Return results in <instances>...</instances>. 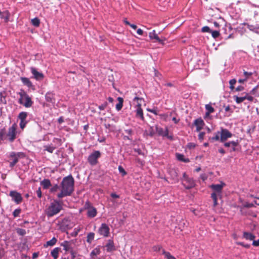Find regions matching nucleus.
Segmentation results:
<instances>
[{
    "label": "nucleus",
    "instance_id": "obj_50",
    "mask_svg": "<svg viewBox=\"0 0 259 259\" xmlns=\"http://www.w3.org/2000/svg\"><path fill=\"white\" fill-rule=\"evenodd\" d=\"M107 105H108L107 102H105L103 104H102V105H101L99 106V109L100 110H104L106 108Z\"/></svg>",
    "mask_w": 259,
    "mask_h": 259
},
{
    "label": "nucleus",
    "instance_id": "obj_53",
    "mask_svg": "<svg viewBox=\"0 0 259 259\" xmlns=\"http://www.w3.org/2000/svg\"><path fill=\"white\" fill-rule=\"evenodd\" d=\"M153 249L155 251H160L161 250H162V247L160 245L154 246L153 247Z\"/></svg>",
    "mask_w": 259,
    "mask_h": 259
},
{
    "label": "nucleus",
    "instance_id": "obj_42",
    "mask_svg": "<svg viewBox=\"0 0 259 259\" xmlns=\"http://www.w3.org/2000/svg\"><path fill=\"white\" fill-rule=\"evenodd\" d=\"M134 101L135 102H137L136 106H137V107H141V102L142 101V98L136 97L134 99Z\"/></svg>",
    "mask_w": 259,
    "mask_h": 259
},
{
    "label": "nucleus",
    "instance_id": "obj_62",
    "mask_svg": "<svg viewBox=\"0 0 259 259\" xmlns=\"http://www.w3.org/2000/svg\"><path fill=\"white\" fill-rule=\"evenodd\" d=\"M245 97H246V99L249 101H252L253 100V97L250 96H248V94H246Z\"/></svg>",
    "mask_w": 259,
    "mask_h": 259
},
{
    "label": "nucleus",
    "instance_id": "obj_56",
    "mask_svg": "<svg viewBox=\"0 0 259 259\" xmlns=\"http://www.w3.org/2000/svg\"><path fill=\"white\" fill-rule=\"evenodd\" d=\"M134 150L135 152L138 153V154L139 155H144V153L142 152V150L140 149H139V148H138V149L135 148L134 149Z\"/></svg>",
    "mask_w": 259,
    "mask_h": 259
},
{
    "label": "nucleus",
    "instance_id": "obj_60",
    "mask_svg": "<svg viewBox=\"0 0 259 259\" xmlns=\"http://www.w3.org/2000/svg\"><path fill=\"white\" fill-rule=\"evenodd\" d=\"M36 193L38 198L41 197L42 195L40 188H38V189L36 191Z\"/></svg>",
    "mask_w": 259,
    "mask_h": 259
},
{
    "label": "nucleus",
    "instance_id": "obj_34",
    "mask_svg": "<svg viewBox=\"0 0 259 259\" xmlns=\"http://www.w3.org/2000/svg\"><path fill=\"white\" fill-rule=\"evenodd\" d=\"M95 233L93 232L89 233L87 235V242L90 244L92 243L94 239Z\"/></svg>",
    "mask_w": 259,
    "mask_h": 259
},
{
    "label": "nucleus",
    "instance_id": "obj_48",
    "mask_svg": "<svg viewBox=\"0 0 259 259\" xmlns=\"http://www.w3.org/2000/svg\"><path fill=\"white\" fill-rule=\"evenodd\" d=\"M93 206L92 205L91 203L89 201H87L84 205V209L89 210L91 208H92Z\"/></svg>",
    "mask_w": 259,
    "mask_h": 259
},
{
    "label": "nucleus",
    "instance_id": "obj_33",
    "mask_svg": "<svg viewBox=\"0 0 259 259\" xmlns=\"http://www.w3.org/2000/svg\"><path fill=\"white\" fill-rule=\"evenodd\" d=\"M136 116L141 118L142 119H144L143 110L141 107H137L136 109Z\"/></svg>",
    "mask_w": 259,
    "mask_h": 259
},
{
    "label": "nucleus",
    "instance_id": "obj_43",
    "mask_svg": "<svg viewBox=\"0 0 259 259\" xmlns=\"http://www.w3.org/2000/svg\"><path fill=\"white\" fill-rule=\"evenodd\" d=\"M100 252V251L99 249L96 248L92 251V252L91 253V256L92 257H93V256H94V255H97L98 254H99Z\"/></svg>",
    "mask_w": 259,
    "mask_h": 259
},
{
    "label": "nucleus",
    "instance_id": "obj_32",
    "mask_svg": "<svg viewBox=\"0 0 259 259\" xmlns=\"http://www.w3.org/2000/svg\"><path fill=\"white\" fill-rule=\"evenodd\" d=\"M233 99L237 104H240L246 100V97L245 96L239 97L237 96H234Z\"/></svg>",
    "mask_w": 259,
    "mask_h": 259
},
{
    "label": "nucleus",
    "instance_id": "obj_40",
    "mask_svg": "<svg viewBox=\"0 0 259 259\" xmlns=\"http://www.w3.org/2000/svg\"><path fill=\"white\" fill-rule=\"evenodd\" d=\"M205 107L207 112H208L210 113H212L214 111V108L210 104L205 105Z\"/></svg>",
    "mask_w": 259,
    "mask_h": 259
},
{
    "label": "nucleus",
    "instance_id": "obj_59",
    "mask_svg": "<svg viewBox=\"0 0 259 259\" xmlns=\"http://www.w3.org/2000/svg\"><path fill=\"white\" fill-rule=\"evenodd\" d=\"M19 94L20 95V96L21 97L20 98H22V100H23V99L25 98V96L24 95V94L27 95V93L26 92H25L24 91H22V92L19 93Z\"/></svg>",
    "mask_w": 259,
    "mask_h": 259
},
{
    "label": "nucleus",
    "instance_id": "obj_63",
    "mask_svg": "<svg viewBox=\"0 0 259 259\" xmlns=\"http://www.w3.org/2000/svg\"><path fill=\"white\" fill-rule=\"evenodd\" d=\"M244 87L241 86V85H239L238 87H237L236 88H235V91H237V92H240V91H242L243 90H244Z\"/></svg>",
    "mask_w": 259,
    "mask_h": 259
},
{
    "label": "nucleus",
    "instance_id": "obj_23",
    "mask_svg": "<svg viewBox=\"0 0 259 259\" xmlns=\"http://www.w3.org/2000/svg\"><path fill=\"white\" fill-rule=\"evenodd\" d=\"M61 245L63 247V249L66 251H70L72 249L71 243L67 241H64Z\"/></svg>",
    "mask_w": 259,
    "mask_h": 259
},
{
    "label": "nucleus",
    "instance_id": "obj_26",
    "mask_svg": "<svg viewBox=\"0 0 259 259\" xmlns=\"http://www.w3.org/2000/svg\"><path fill=\"white\" fill-rule=\"evenodd\" d=\"M57 239L56 237H54L51 240L48 241L45 244H44V246L45 247H47L48 246H54L57 242Z\"/></svg>",
    "mask_w": 259,
    "mask_h": 259
},
{
    "label": "nucleus",
    "instance_id": "obj_17",
    "mask_svg": "<svg viewBox=\"0 0 259 259\" xmlns=\"http://www.w3.org/2000/svg\"><path fill=\"white\" fill-rule=\"evenodd\" d=\"M105 247L106 248L107 252H111L115 250L113 241L111 239L108 240V242L105 245Z\"/></svg>",
    "mask_w": 259,
    "mask_h": 259
},
{
    "label": "nucleus",
    "instance_id": "obj_41",
    "mask_svg": "<svg viewBox=\"0 0 259 259\" xmlns=\"http://www.w3.org/2000/svg\"><path fill=\"white\" fill-rule=\"evenodd\" d=\"M6 103L7 101L5 96L2 92H0V104H6Z\"/></svg>",
    "mask_w": 259,
    "mask_h": 259
},
{
    "label": "nucleus",
    "instance_id": "obj_20",
    "mask_svg": "<svg viewBox=\"0 0 259 259\" xmlns=\"http://www.w3.org/2000/svg\"><path fill=\"white\" fill-rule=\"evenodd\" d=\"M124 131L127 134V136H124L123 139L124 140H128L132 141V138L131 136L133 134V131L132 129H126L124 130Z\"/></svg>",
    "mask_w": 259,
    "mask_h": 259
},
{
    "label": "nucleus",
    "instance_id": "obj_47",
    "mask_svg": "<svg viewBox=\"0 0 259 259\" xmlns=\"http://www.w3.org/2000/svg\"><path fill=\"white\" fill-rule=\"evenodd\" d=\"M17 233L20 235L24 236L26 234V231L23 229L18 228L17 230Z\"/></svg>",
    "mask_w": 259,
    "mask_h": 259
},
{
    "label": "nucleus",
    "instance_id": "obj_15",
    "mask_svg": "<svg viewBox=\"0 0 259 259\" xmlns=\"http://www.w3.org/2000/svg\"><path fill=\"white\" fill-rule=\"evenodd\" d=\"M168 174L171 179L177 182L178 181V170L175 168H171L168 170Z\"/></svg>",
    "mask_w": 259,
    "mask_h": 259
},
{
    "label": "nucleus",
    "instance_id": "obj_44",
    "mask_svg": "<svg viewBox=\"0 0 259 259\" xmlns=\"http://www.w3.org/2000/svg\"><path fill=\"white\" fill-rule=\"evenodd\" d=\"M211 35L214 38H218L220 35V32L217 30H211Z\"/></svg>",
    "mask_w": 259,
    "mask_h": 259
},
{
    "label": "nucleus",
    "instance_id": "obj_46",
    "mask_svg": "<svg viewBox=\"0 0 259 259\" xmlns=\"http://www.w3.org/2000/svg\"><path fill=\"white\" fill-rule=\"evenodd\" d=\"M21 209L20 208L16 209L13 212V216L16 218L19 216Z\"/></svg>",
    "mask_w": 259,
    "mask_h": 259
},
{
    "label": "nucleus",
    "instance_id": "obj_39",
    "mask_svg": "<svg viewBox=\"0 0 259 259\" xmlns=\"http://www.w3.org/2000/svg\"><path fill=\"white\" fill-rule=\"evenodd\" d=\"M61 188L60 186H59L57 184H55L54 186L52 187V188L50 189V192L51 193H55L58 191L59 189Z\"/></svg>",
    "mask_w": 259,
    "mask_h": 259
},
{
    "label": "nucleus",
    "instance_id": "obj_19",
    "mask_svg": "<svg viewBox=\"0 0 259 259\" xmlns=\"http://www.w3.org/2000/svg\"><path fill=\"white\" fill-rule=\"evenodd\" d=\"M40 185L45 189H47L52 186L50 180L47 179H45L41 181Z\"/></svg>",
    "mask_w": 259,
    "mask_h": 259
},
{
    "label": "nucleus",
    "instance_id": "obj_27",
    "mask_svg": "<svg viewBox=\"0 0 259 259\" xmlns=\"http://www.w3.org/2000/svg\"><path fill=\"white\" fill-rule=\"evenodd\" d=\"M176 157L178 160H179V161H183L184 162H189L190 161L189 159L185 158L184 157V155L182 154L177 153Z\"/></svg>",
    "mask_w": 259,
    "mask_h": 259
},
{
    "label": "nucleus",
    "instance_id": "obj_1",
    "mask_svg": "<svg viewBox=\"0 0 259 259\" xmlns=\"http://www.w3.org/2000/svg\"><path fill=\"white\" fill-rule=\"evenodd\" d=\"M61 192L57 195L59 198L70 196L74 191V180L72 175H70L64 177L60 184Z\"/></svg>",
    "mask_w": 259,
    "mask_h": 259
},
{
    "label": "nucleus",
    "instance_id": "obj_13",
    "mask_svg": "<svg viewBox=\"0 0 259 259\" xmlns=\"http://www.w3.org/2000/svg\"><path fill=\"white\" fill-rule=\"evenodd\" d=\"M185 182L186 183L183 182V185L186 189H190L194 187L195 184L192 179L187 177Z\"/></svg>",
    "mask_w": 259,
    "mask_h": 259
},
{
    "label": "nucleus",
    "instance_id": "obj_52",
    "mask_svg": "<svg viewBox=\"0 0 259 259\" xmlns=\"http://www.w3.org/2000/svg\"><path fill=\"white\" fill-rule=\"evenodd\" d=\"M243 74L244 75V76H245V78H246V80L250 76L252 75V72H247L246 71H244V72H243Z\"/></svg>",
    "mask_w": 259,
    "mask_h": 259
},
{
    "label": "nucleus",
    "instance_id": "obj_21",
    "mask_svg": "<svg viewBox=\"0 0 259 259\" xmlns=\"http://www.w3.org/2000/svg\"><path fill=\"white\" fill-rule=\"evenodd\" d=\"M222 196V195H218L217 194H215V193H211V198L212 199L213 201V207H215L218 205V199L219 198H221Z\"/></svg>",
    "mask_w": 259,
    "mask_h": 259
},
{
    "label": "nucleus",
    "instance_id": "obj_9",
    "mask_svg": "<svg viewBox=\"0 0 259 259\" xmlns=\"http://www.w3.org/2000/svg\"><path fill=\"white\" fill-rule=\"evenodd\" d=\"M25 98L22 100V98L19 99V103L20 104L23 105L25 107L29 108L32 106L33 102L31 100V98L28 95H25Z\"/></svg>",
    "mask_w": 259,
    "mask_h": 259
},
{
    "label": "nucleus",
    "instance_id": "obj_8",
    "mask_svg": "<svg viewBox=\"0 0 259 259\" xmlns=\"http://www.w3.org/2000/svg\"><path fill=\"white\" fill-rule=\"evenodd\" d=\"M28 113L26 112H21L19 114L18 118L20 120V126L21 129H24L27 122L26 120Z\"/></svg>",
    "mask_w": 259,
    "mask_h": 259
},
{
    "label": "nucleus",
    "instance_id": "obj_18",
    "mask_svg": "<svg viewBox=\"0 0 259 259\" xmlns=\"http://www.w3.org/2000/svg\"><path fill=\"white\" fill-rule=\"evenodd\" d=\"M97 211L94 207L91 208L90 209L88 210L87 211V215L89 218H93L95 217L97 215Z\"/></svg>",
    "mask_w": 259,
    "mask_h": 259
},
{
    "label": "nucleus",
    "instance_id": "obj_22",
    "mask_svg": "<svg viewBox=\"0 0 259 259\" xmlns=\"http://www.w3.org/2000/svg\"><path fill=\"white\" fill-rule=\"evenodd\" d=\"M20 79L22 83L27 87L31 88L33 86L32 83L30 81L28 78L22 77Z\"/></svg>",
    "mask_w": 259,
    "mask_h": 259
},
{
    "label": "nucleus",
    "instance_id": "obj_2",
    "mask_svg": "<svg viewBox=\"0 0 259 259\" xmlns=\"http://www.w3.org/2000/svg\"><path fill=\"white\" fill-rule=\"evenodd\" d=\"M63 202L54 200L46 210V213L48 217H52L58 213L63 209Z\"/></svg>",
    "mask_w": 259,
    "mask_h": 259
},
{
    "label": "nucleus",
    "instance_id": "obj_51",
    "mask_svg": "<svg viewBox=\"0 0 259 259\" xmlns=\"http://www.w3.org/2000/svg\"><path fill=\"white\" fill-rule=\"evenodd\" d=\"M247 28L251 31H254L255 29H258L259 27H255L253 25H247Z\"/></svg>",
    "mask_w": 259,
    "mask_h": 259
},
{
    "label": "nucleus",
    "instance_id": "obj_61",
    "mask_svg": "<svg viewBox=\"0 0 259 259\" xmlns=\"http://www.w3.org/2000/svg\"><path fill=\"white\" fill-rule=\"evenodd\" d=\"M230 144H231V146L236 147L238 144V140H237L236 141L230 142Z\"/></svg>",
    "mask_w": 259,
    "mask_h": 259
},
{
    "label": "nucleus",
    "instance_id": "obj_11",
    "mask_svg": "<svg viewBox=\"0 0 259 259\" xmlns=\"http://www.w3.org/2000/svg\"><path fill=\"white\" fill-rule=\"evenodd\" d=\"M225 185L224 183L211 185L210 187L213 190L212 193L217 194L218 195H222L223 188Z\"/></svg>",
    "mask_w": 259,
    "mask_h": 259
},
{
    "label": "nucleus",
    "instance_id": "obj_5",
    "mask_svg": "<svg viewBox=\"0 0 259 259\" xmlns=\"http://www.w3.org/2000/svg\"><path fill=\"white\" fill-rule=\"evenodd\" d=\"M101 154L99 151H94L88 157V161L92 165H96L98 162V159L101 157Z\"/></svg>",
    "mask_w": 259,
    "mask_h": 259
},
{
    "label": "nucleus",
    "instance_id": "obj_14",
    "mask_svg": "<svg viewBox=\"0 0 259 259\" xmlns=\"http://www.w3.org/2000/svg\"><path fill=\"white\" fill-rule=\"evenodd\" d=\"M149 37L151 39H154V42H158L161 44H163L164 39H160L157 34L156 33L155 30H153L152 32H150L149 34Z\"/></svg>",
    "mask_w": 259,
    "mask_h": 259
},
{
    "label": "nucleus",
    "instance_id": "obj_58",
    "mask_svg": "<svg viewBox=\"0 0 259 259\" xmlns=\"http://www.w3.org/2000/svg\"><path fill=\"white\" fill-rule=\"evenodd\" d=\"M244 206L246 208H250L254 206V204L252 203H246L244 205Z\"/></svg>",
    "mask_w": 259,
    "mask_h": 259
},
{
    "label": "nucleus",
    "instance_id": "obj_16",
    "mask_svg": "<svg viewBox=\"0 0 259 259\" xmlns=\"http://www.w3.org/2000/svg\"><path fill=\"white\" fill-rule=\"evenodd\" d=\"M45 98L47 102L52 103H55V94L53 92H48L46 94Z\"/></svg>",
    "mask_w": 259,
    "mask_h": 259
},
{
    "label": "nucleus",
    "instance_id": "obj_12",
    "mask_svg": "<svg viewBox=\"0 0 259 259\" xmlns=\"http://www.w3.org/2000/svg\"><path fill=\"white\" fill-rule=\"evenodd\" d=\"M31 72L33 75V77L37 80H42L44 78V74L41 72H38L34 67H31Z\"/></svg>",
    "mask_w": 259,
    "mask_h": 259
},
{
    "label": "nucleus",
    "instance_id": "obj_45",
    "mask_svg": "<svg viewBox=\"0 0 259 259\" xmlns=\"http://www.w3.org/2000/svg\"><path fill=\"white\" fill-rule=\"evenodd\" d=\"M118 168L119 172L121 174L122 176H124L127 174L126 171L121 165H119Z\"/></svg>",
    "mask_w": 259,
    "mask_h": 259
},
{
    "label": "nucleus",
    "instance_id": "obj_28",
    "mask_svg": "<svg viewBox=\"0 0 259 259\" xmlns=\"http://www.w3.org/2000/svg\"><path fill=\"white\" fill-rule=\"evenodd\" d=\"M117 100L118 103L116 105V109L117 111H120L123 106V99L121 97H118Z\"/></svg>",
    "mask_w": 259,
    "mask_h": 259
},
{
    "label": "nucleus",
    "instance_id": "obj_29",
    "mask_svg": "<svg viewBox=\"0 0 259 259\" xmlns=\"http://www.w3.org/2000/svg\"><path fill=\"white\" fill-rule=\"evenodd\" d=\"M194 124L196 126H203L204 122L201 118H199L194 120Z\"/></svg>",
    "mask_w": 259,
    "mask_h": 259
},
{
    "label": "nucleus",
    "instance_id": "obj_31",
    "mask_svg": "<svg viewBox=\"0 0 259 259\" xmlns=\"http://www.w3.org/2000/svg\"><path fill=\"white\" fill-rule=\"evenodd\" d=\"M9 13L8 11H5L1 14V18L5 19L6 22H8L9 19Z\"/></svg>",
    "mask_w": 259,
    "mask_h": 259
},
{
    "label": "nucleus",
    "instance_id": "obj_10",
    "mask_svg": "<svg viewBox=\"0 0 259 259\" xmlns=\"http://www.w3.org/2000/svg\"><path fill=\"white\" fill-rule=\"evenodd\" d=\"M10 196L12 197L13 200L17 204L20 203L22 201V197L20 193L16 191H11L10 192Z\"/></svg>",
    "mask_w": 259,
    "mask_h": 259
},
{
    "label": "nucleus",
    "instance_id": "obj_30",
    "mask_svg": "<svg viewBox=\"0 0 259 259\" xmlns=\"http://www.w3.org/2000/svg\"><path fill=\"white\" fill-rule=\"evenodd\" d=\"M214 135H215L214 136L212 137H209V140L211 142H213L214 141H218V140L220 141V132H218L215 133L214 134Z\"/></svg>",
    "mask_w": 259,
    "mask_h": 259
},
{
    "label": "nucleus",
    "instance_id": "obj_55",
    "mask_svg": "<svg viewBox=\"0 0 259 259\" xmlns=\"http://www.w3.org/2000/svg\"><path fill=\"white\" fill-rule=\"evenodd\" d=\"M204 135H205L204 132H200L198 135L199 140H200V141H202L203 140Z\"/></svg>",
    "mask_w": 259,
    "mask_h": 259
},
{
    "label": "nucleus",
    "instance_id": "obj_64",
    "mask_svg": "<svg viewBox=\"0 0 259 259\" xmlns=\"http://www.w3.org/2000/svg\"><path fill=\"white\" fill-rule=\"evenodd\" d=\"M252 245L254 246H259V239L257 240H253L252 242Z\"/></svg>",
    "mask_w": 259,
    "mask_h": 259
},
{
    "label": "nucleus",
    "instance_id": "obj_35",
    "mask_svg": "<svg viewBox=\"0 0 259 259\" xmlns=\"http://www.w3.org/2000/svg\"><path fill=\"white\" fill-rule=\"evenodd\" d=\"M7 140L6 132L5 128L0 131V141Z\"/></svg>",
    "mask_w": 259,
    "mask_h": 259
},
{
    "label": "nucleus",
    "instance_id": "obj_3",
    "mask_svg": "<svg viewBox=\"0 0 259 259\" xmlns=\"http://www.w3.org/2000/svg\"><path fill=\"white\" fill-rule=\"evenodd\" d=\"M25 157V154L22 152H15L14 151L9 153L8 155V160L9 162V166L13 168L18 162L19 159L23 158Z\"/></svg>",
    "mask_w": 259,
    "mask_h": 259
},
{
    "label": "nucleus",
    "instance_id": "obj_37",
    "mask_svg": "<svg viewBox=\"0 0 259 259\" xmlns=\"http://www.w3.org/2000/svg\"><path fill=\"white\" fill-rule=\"evenodd\" d=\"M55 148L56 147L53 146L52 145H46L44 146V150L47 151L51 153L53 152Z\"/></svg>",
    "mask_w": 259,
    "mask_h": 259
},
{
    "label": "nucleus",
    "instance_id": "obj_24",
    "mask_svg": "<svg viewBox=\"0 0 259 259\" xmlns=\"http://www.w3.org/2000/svg\"><path fill=\"white\" fill-rule=\"evenodd\" d=\"M61 250V248L59 247H56L54 248L51 252V255L54 259H57L59 256V252Z\"/></svg>",
    "mask_w": 259,
    "mask_h": 259
},
{
    "label": "nucleus",
    "instance_id": "obj_25",
    "mask_svg": "<svg viewBox=\"0 0 259 259\" xmlns=\"http://www.w3.org/2000/svg\"><path fill=\"white\" fill-rule=\"evenodd\" d=\"M243 237L246 240H253L255 236L251 233L244 232L243 234Z\"/></svg>",
    "mask_w": 259,
    "mask_h": 259
},
{
    "label": "nucleus",
    "instance_id": "obj_57",
    "mask_svg": "<svg viewBox=\"0 0 259 259\" xmlns=\"http://www.w3.org/2000/svg\"><path fill=\"white\" fill-rule=\"evenodd\" d=\"M164 131L162 128H157V132L159 135L162 136Z\"/></svg>",
    "mask_w": 259,
    "mask_h": 259
},
{
    "label": "nucleus",
    "instance_id": "obj_49",
    "mask_svg": "<svg viewBox=\"0 0 259 259\" xmlns=\"http://www.w3.org/2000/svg\"><path fill=\"white\" fill-rule=\"evenodd\" d=\"M201 31L203 32L210 33L211 31V30L210 29V28L208 26H205L202 28Z\"/></svg>",
    "mask_w": 259,
    "mask_h": 259
},
{
    "label": "nucleus",
    "instance_id": "obj_4",
    "mask_svg": "<svg viewBox=\"0 0 259 259\" xmlns=\"http://www.w3.org/2000/svg\"><path fill=\"white\" fill-rule=\"evenodd\" d=\"M17 125L14 123L6 132L7 140L10 143L13 142L17 138Z\"/></svg>",
    "mask_w": 259,
    "mask_h": 259
},
{
    "label": "nucleus",
    "instance_id": "obj_6",
    "mask_svg": "<svg viewBox=\"0 0 259 259\" xmlns=\"http://www.w3.org/2000/svg\"><path fill=\"white\" fill-rule=\"evenodd\" d=\"M220 142H221L226 141L228 138H231L233 136L232 134L227 129L223 128H221V131L220 132Z\"/></svg>",
    "mask_w": 259,
    "mask_h": 259
},
{
    "label": "nucleus",
    "instance_id": "obj_38",
    "mask_svg": "<svg viewBox=\"0 0 259 259\" xmlns=\"http://www.w3.org/2000/svg\"><path fill=\"white\" fill-rule=\"evenodd\" d=\"M162 254H164L165 257L166 259H176L169 252L165 251L164 249H162Z\"/></svg>",
    "mask_w": 259,
    "mask_h": 259
},
{
    "label": "nucleus",
    "instance_id": "obj_36",
    "mask_svg": "<svg viewBox=\"0 0 259 259\" xmlns=\"http://www.w3.org/2000/svg\"><path fill=\"white\" fill-rule=\"evenodd\" d=\"M31 22V24L35 27H38L40 25V20L37 17L32 19Z\"/></svg>",
    "mask_w": 259,
    "mask_h": 259
},
{
    "label": "nucleus",
    "instance_id": "obj_54",
    "mask_svg": "<svg viewBox=\"0 0 259 259\" xmlns=\"http://www.w3.org/2000/svg\"><path fill=\"white\" fill-rule=\"evenodd\" d=\"M238 244L244 247L245 248H248L250 247V245L248 244H245L243 242H238Z\"/></svg>",
    "mask_w": 259,
    "mask_h": 259
},
{
    "label": "nucleus",
    "instance_id": "obj_7",
    "mask_svg": "<svg viewBox=\"0 0 259 259\" xmlns=\"http://www.w3.org/2000/svg\"><path fill=\"white\" fill-rule=\"evenodd\" d=\"M98 233L104 237H108L110 233V229L108 226L105 223L102 224L101 227L98 229Z\"/></svg>",
    "mask_w": 259,
    "mask_h": 259
}]
</instances>
